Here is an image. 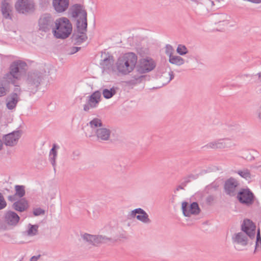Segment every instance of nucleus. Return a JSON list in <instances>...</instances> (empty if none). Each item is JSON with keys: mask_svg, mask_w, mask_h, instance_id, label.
Instances as JSON below:
<instances>
[{"mask_svg": "<svg viewBox=\"0 0 261 261\" xmlns=\"http://www.w3.org/2000/svg\"><path fill=\"white\" fill-rule=\"evenodd\" d=\"M72 16L78 18L76 22L77 32L73 34L72 39L75 44H80L87 39L86 32L87 27V12L81 5H75L71 10Z\"/></svg>", "mask_w": 261, "mask_h": 261, "instance_id": "1", "label": "nucleus"}, {"mask_svg": "<svg viewBox=\"0 0 261 261\" xmlns=\"http://www.w3.org/2000/svg\"><path fill=\"white\" fill-rule=\"evenodd\" d=\"M242 231L235 233L232 237V242L236 249L240 250V247H245L248 244V239L254 238L255 225L249 219H245L241 225Z\"/></svg>", "mask_w": 261, "mask_h": 261, "instance_id": "2", "label": "nucleus"}, {"mask_svg": "<svg viewBox=\"0 0 261 261\" xmlns=\"http://www.w3.org/2000/svg\"><path fill=\"white\" fill-rule=\"evenodd\" d=\"M137 60V56L133 53H126L119 57L116 63L118 71L123 75L129 74L134 70Z\"/></svg>", "mask_w": 261, "mask_h": 261, "instance_id": "3", "label": "nucleus"}, {"mask_svg": "<svg viewBox=\"0 0 261 261\" xmlns=\"http://www.w3.org/2000/svg\"><path fill=\"white\" fill-rule=\"evenodd\" d=\"M72 30V24L66 17H61L55 20L53 34L57 39H66L71 34Z\"/></svg>", "mask_w": 261, "mask_h": 261, "instance_id": "4", "label": "nucleus"}, {"mask_svg": "<svg viewBox=\"0 0 261 261\" xmlns=\"http://www.w3.org/2000/svg\"><path fill=\"white\" fill-rule=\"evenodd\" d=\"M45 75V71L44 69L35 70L29 72L26 80L28 90L33 94L35 93L44 80Z\"/></svg>", "mask_w": 261, "mask_h": 261, "instance_id": "5", "label": "nucleus"}, {"mask_svg": "<svg viewBox=\"0 0 261 261\" xmlns=\"http://www.w3.org/2000/svg\"><path fill=\"white\" fill-rule=\"evenodd\" d=\"M26 67L27 64L23 61H14L10 65L9 72L5 75L4 78L6 82L14 85L16 81L20 79Z\"/></svg>", "mask_w": 261, "mask_h": 261, "instance_id": "6", "label": "nucleus"}, {"mask_svg": "<svg viewBox=\"0 0 261 261\" xmlns=\"http://www.w3.org/2000/svg\"><path fill=\"white\" fill-rule=\"evenodd\" d=\"M81 237L85 243L93 246L109 242L114 243L122 238L121 236L113 234L110 237H107L102 235H92L86 233L82 234Z\"/></svg>", "mask_w": 261, "mask_h": 261, "instance_id": "7", "label": "nucleus"}, {"mask_svg": "<svg viewBox=\"0 0 261 261\" xmlns=\"http://www.w3.org/2000/svg\"><path fill=\"white\" fill-rule=\"evenodd\" d=\"M55 24V21L49 14H43L38 20V30L44 33L53 31Z\"/></svg>", "mask_w": 261, "mask_h": 261, "instance_id": "8", "label": "nucleus"}, {"mask_svg": "<svg viewBox=\"0 0 261 261\" xmlns=\"http://www.w3.org/2000/svg\"><path fill=\"white\" fill-rule=\"evenodd\" d=\"M16 11L20 14L28 15L35 10V5L32 0H18L15 3Z\"/></svg>", "mask_w": 261, "mask_h": 261, "instance_id": "9", "label": "nucleus"}, {"mask_svg": "<svg viewBox=\"0 0 261 261\" xmlns=\"http://www.w3.org/2000/svg\"><path fill=\"white\" fill-rule=\"evenodd\" d=\"M21 94L20 87L16 86L13 92L6 98V106L9 110H13L15 108L18 102L20 100Z\"/></svg>", "mask_w": 261, "mask_h": 261, "instance_id": "10", "label": "nucleus"}, {"mask_svg": "<svg viewBox=\"0 0 261 261\" xmlns=\"http://www.w3.org/2000/svg\"><path fill=\"white\" fill-rule=\"evenodd\" d=\"M254 195L249 189H242L237 194L239 202L247 206L251 205L254 202Z\"/></svg>", "mask_w": 261, "mask_h": 261, "instance_id": "11", "label": "nucleus"}, {"mask_svg": "<svg viewBox=\"0 0 261 261\" xmlns=\"http://www.w3.org/2000/svg\"><path fill=\"white\" fill-rule=\"evenodd\" d=\"M86 136L88 137L96 136L97 140L99 141H108L110 138L111 131L110 129L102 126L99 129L95 130V133L85 132Z\"/></svg>", "mask_w": 261, "mask_h": 261, "instance_id": "12", "label": "nucleus"}, {"mask_svg": "<svg viewBox=\"0 0 261 261\" xmlns=\"http://www.w3.org/2000/svg\"><path fill=\"white\" fill-rule=\"evenodd\" d=\"M239 184L234 178H230L227 179L224 185L225 192L227 195L230 196H234L239 191Z\"/></svg>", "mask_w": 261, "mask_h": 261, "instance_id": "13", "label": "nucleus"}, {"mask_svg": "<svg viewBox=\"0 0 261 261\" xmlns=\"http://www.w3.org/2000/svg\"><path fill=\"white\" fill-rule=\"evenodd\" d=\"M101 93L96 91L88 97L87 103L84 105L83 109L85 111L88 112L91 109L97 107L100 101Z\"/></svg>", "mask_w": 261, "mask_h": 261, "instance_id": "14", "label": "nucleus"}, {"mask_svg": "<svg viewBox=\"0 0 261 261\" xmlns=\"http://www.w3.org/2000/svg\"><path fill=\"white\" fill-rule=\"evenodd\" d=\"M182 211L186 217H190L192 215H197L200 213V208L197 202H194L188 205L187 202H182Z\"/></svg>", "mask_w": 261, "mask_h": 261, "instance_id": "15", "label": "nucleus"}, {"mask_svg": "<svg viewBox=\"0 0 261 261\" xmlns=\"http://www.w3.org/2000/svg\"><path fill=\"white\" fill-rule=\"evenodd\" d=\"M155 66L154 61L151 59H142L137 71L140 73H145L152 70Z\"/></svg>", "mask_w": 261, "mask_h": 261, "instance_id": "16", "label": "nucleus"}, {"mask_svg": "<svg viewBox=\"0 0 261 261\" xmlns=\"http://www.w3.org/2000/svg\"><path fill=\"white\" fill-rule=\"evenodd\" d=\"M20 130L14 131L4 137V143L6 145L13 146L15 145L21 136Z\"/></svg>", "mask_w": 261, "mask_h": 261, "instance_id": "17", "label": "nucleus"}, {"mask_svg": "<svg viewBox=\"0 0 261 261\" xmlns=\"http://www.w3.org/2000/svg\"><path fill=\"white\" fill-rule=\"evenodd\" d=\"M106 57L103 58L100 62V65L103 71L109 73L112 71L114 64V58L112 56L106 54Z\"/></svg>", "mask_w": 261, "mask_h": 261, "instance_id": "18", "label": "nucleus"}, {"mask_svg": "<svg viewBox=\"0 0 261 261\" xmlns=\"http://www.w3.org/2000/svg\"><path fill=\"white\" fill-rule=\"evenodd\" d=\"M4 218L5 222L11 226H16L20 220L18 215L11 211H9L5 213Z\"/></svg>", "mask_w": 261, "mask_h": 261, "instance_id": "19", "label": "nucleus"}, {"mask_svg": "<svg viewBox=\"0 0 261 261\" xmlns=\"http://www.w3.org/2000/svg\"><path fill=\"white\" fill-rule=\"evenodd\" d=\"M69 4V0H53V7L58 13L65 11L68 8Z\"/></svg>", "mask_w": 261, "mask_h": 261, "instance_id": "20", "label": "nucleus"}, {"mask_svg": "<svg viewBox=\"0 0 261 261\" xmlns=\"http://www.w3.org/2000/svg\"><path fill=\"white\" fill-rule=\"evenodd\" d=\"M1 11L5 18L10 19L12 18V7L8 0H3L1 4Z\"/></svg>", "mask_w": 261, "mask_h": 261, "instance_id": "21", "label": "nucleus"}, {"mask_svg": "<svg viewBox=\"0 0 261 261\" xmlns=\"http://www.w3.org/2000/svg\"><path fill=\"white\" fill-rule=\"evenodd\" d=\"M28 201L24 198H21L15 201L12 205V208L16 211L23 212L28 208Z\"/></svg>", "mask_w": 261, "mask_h": 261, "instance_id": "22", "label": "nucleus"}, {"mask_svg": "<svg viewBox=\"0 0 261 261\" xmlns=\"http://www.w3.org/2000/svg\"><path fill=\"white\" fill-rule=\"evenodd\" d=\"M87 126H89L92 130L91 132L89 131V130H87L86 132H88L89 133H95L96 129L102 127V126H103V124H102L101 119L97 118H94L91 121H90L87 124Z\"/></svg>", "mask_w": 261, "mask_h": 261, "instance_id": "23", "label": "nucleus"}, {"mask_svg": "<svg viewBox=\"0 0 261 261\" xmlns=\"http://www.w3.org/2000/svg\"><path fill=\"white\" fill-rule=\"evenodd\" d=\"M59 147L56 144H53V148L50 149L49 151V160L50 162L51 165L54 167V170H55V167L56 166V159L57 157V149H59Z\"/></svg>", "mask_w": 261, "mask_h": 261, "instance_id": "24", "label": "nucleus"}, {"mask_svg": "<svg viewBox=\"0 0 261 261\" xmlns=\"http://www.w3.org/2000/svg\"><path fill=\"white\" fill-rule=\"evenodd\" d=\"M136 218L144 224H150L151 222L148 214L141 208H140L139 214L137 215Z\"/></svg>", "mask_w": 261, "mask_h": 261, "instance_id": "25", "label": "nucleus"}, {"mask_svg": "<svg viewBox=\"0 0 261 261\" xmlns=\"http://www.w3.org/2000/svg\"><path fill=\"white\" fill-rule=\"evenodd\" d=\"M169 62L172 64L180 66L184 64L185 60L183 58L178 56H170Z\"/></svg>", "mask_w": 261, "mask_h": 261, "instance_id": "26", "label": "nucleus"}, {"mask_svg": "<svg viewBox=\"0 0 261 261\" xmlns=\"http://www.w3.org/2000/svg\"><path fill=\"white\" fill-rule=\"evenodd\" d=\"M15 194L20 199L23 197L25 194V186L22 185H15Z\"/></svg>", "mask_w": 261, "mask_h": 261, "instance_id": "27", "label": "nucleus"}, {"mask_svg": "<svg viewBox=\"0 0 261 261\" xmlns=\"http://www.w3.org/2000/svg\"><path fill=\"white\" fill-rule=\"evenodd\" d=\"M174 77V74L173 71H170L168 72H165L163 73L161 76L162 81L164 82L165 84L169 83Z\"/></svg>", "mask_w": 261, "mask_h": 261, "instance_id": "28", "label": "nucleus"}, {"mask_svg": "<svg viewBox=\"0 0 261 261\" xmlns=\"http://www.w3.org/2000/svg\"><path fill=\"white\" fill-rule=\"evenodd\" d=\"M115 89L113 87L110 89H105L102 90V94L103 97L106 99L111 98L116 94Z\"/></svg>", "mask_w": 261, "mask_h": 261, "instance_id": "29", "label": "nucleus"}, {"mask_svg": "<svg viewBox=\"0 0 261 261\" xmlns=\"http://www.w3.org/2000/svg\"><path fill=\"white\" fill-rule=\"evenodd\" d=\"M220 186L219 181L215 180L206 187V190L208 192H211L217 190Z\"/></svg>", "mask_w": 261, "mask_h": 261, "instance_id": "30", "label": "nucleus"}, {"mask_svg": "<svg viewBox=\"0 0 261 261\" xmlns=\"http://www.w3.org/2000/svg\"><path fill=\"white\" fill-rule=\"evenodd\" d=\"M228 139H218L215 140L217 149H223L227 147L228 146L225 141Z\"/></svg>", "mask_w": 261, "mask_h": 261, "instance_id": "31", "label": "nucleus"}, {"mask_svg": "<svg viewBox=\"0 0 261 261\" xmlns=\"http://www.w3.org/2000/svg\"><path fill=\"white\" fill-rule=\"evenodd\" d=\"M9 92V88L6 86V83L0 82V97L5 96Z\"/></svg>", "mask_w": 261, "mask_h": 261, "instance_id": "32", "label": "nucleus"}, {"mask_svg": "<svg viewBox=\"0 0 261 261\" xmlns=\"http://www.w3.org/2000/svg\"><path fill=\"white\" fill-rule=\"evenodd\" d=\"M237 173L242 177L245 178L246 179H249L251 178V174L250 171L247 169H243L242 170H239Z\"/></svg>", "mask_w": 261, "mask_h": 261, "instance_id": "33", "label": "nucleus"}, {"mask_svg": "<svg viewBox=\"0 0 261 261\" xmlns=\"http://www.w3.org/2000/svg\"><path fill=\"white\" fill-rule=\"evenodd\" d=\"M29 226L30 227L27 231L28 235L30 236H33L36 235L38 230V225H32L31 224H29Z\"/></svg>", "mask_w": 261, "mask_h": 261, "instance_id": "34", "label": "nucleus"}, {"mask_svg": "<svg viewBox=\"0 0 261 261\" xmlns=\"http://www.w3.org/2000/svg\"><path fill=\"white\" fill-rule=\"evenodd\" d=\"M176 50L178 54L182 56L186 55L188 53V49L187 47L185 45L181 44L178 45Z\"/></svg>", "mask_w": 261, "mask_h": 261, "instance_id": "35", "label": "nucleus"}, {"mask_svg": "<svg viewBox=\"0 0 261 261\" xmlns=\"http://www.w3.org/2000/svg\"><path fill=\"white\" fill-rule=\"evenodd\" d=\"M261 248V236L260 234L259 229L258 230L256 238V244H255V249H257L258 248Z\"/></svg>", "mask_w": 261, "mask_h": 261, "instance_id": "36", "label": "nucleus"}, {"mask_svg": "<svg viewBox=\"0 0 261 261\" xmlns=\"http://www.w3.org/2000/svg\"><path fill=\"white\" fill-rule=\"evenodd\" d=\"M7 206V202L1 193H0V210L4 209Z\"/></svg>", "mask_w": 261, "mask_h": 261, "instance_id": "37", "label": "nucleus"}, {"mask_svg": "<svg viewBox=\"0 0 261 261\" xmlns=\"http://www.w3.org/2000/svg\"><path fill=\"white\" fill-rule=\"evenodd\" d=\"M44 214H45L44 210H42V208H41L40 207L34 208L33 210V214L35 216L44 215Z\"/></svg>", "mask_w": 261, "mask_h": 261, "instance_id": "38", "label": "nucleus"}, {"mask_svg": "<svg viewBox=\"0 0 261 261\" xmlns=\"http://www.w3.org/2000/svg\"><path fill=\"white\" fill-rule=\"evenodd\" d=\"M144 78V75H140L137 77L134 76V79L132 80L131 81L134 84H138L140 83Z\"/></svg>", "mask_w": 261, "mask_h": 261, "instance_id": "39", "label": "nucleus"}, {"mask_svg": "<svg viewBox=\"0 0 261 261\" xmlns=\"http://www.w3.org/2000/svg\"><path fill=\"white\" fill-rule=\"evenodd\" d=\"M173 50V48L172 46L171 45L167 44L166 46V53L167 55L169 56V57L170 56H172V52Z\"/></svg>", "mask_w": 261, "mask_h": 261, "instance_id": "40", "label": "nucleus"}, {"mask_svg": "<svg viewBox=\"0 0 261 261\" xmlns=\"http://www.w3.org/2000/svg\"><path fill=\"white\" fill-rule=\"evenodd\" d=\"M205 147L207 148L217 149L215 141H212L207 144Z\"/></svg>", "mask_w": 261, "mask_h": 261, "instance_id": "41", "label": "nucleus"}, {"mask_svg": "<svg viewBox=\"0 0 261 261\" xmlns=\"http://www.w3.org/2000/svg\"><path fill=\"white\" fill-rule=\"evenodd\" d=\"M140 208H136L130 212V216L132 218H135L137 216V214H139Z\"/></svg>", "mask_w": 261, "mask_h": 261, "instance_id": "42", "label": "nucleus"}, {"mask_svg": "<svg viewBox=\"0 0 261 261\" xmlns=\"http://www.w3.org/2000/svg\"><path fill=\"white\" fill-rule=\"evenodd\" d=\"M80 49H81V47H72L70 49V52L69 54L71 55L77 52Z\"/></svg>", "mask_w": 261, "mask_h": 261, "instance_id": "43", "label": "nucleus"}, {"mask_svg": "<svg viewBox=\"0 0 261 261\" xmlns=\"http://www.w3.org/2000/svg\"><path fill=\"white\" fill-rule=\"evenodd\" d=\"M16 197H17V196L15 194H14L12 195H9L8 197V199L9 201H10L11 202H13V201L16 200Z\"/></svg>", "mask_w": 261, "mask_h": 261, "instance_id": "44", "label": "nucleus"}, {"mask_svg": "<svg viewBox=\"0 0 261 261\" xmlns=\"http://www.w3.org/2000/svg\"><path fill=\"white\" fill-rule=\"evenodd\" d=\"M40 255H38L37 256H33L31 258L30 261H37V260L40 258Z\"/></svg>", "mask_w": 261, "mask_h": 261, "instance_id": "45", "label": "nucleus"}, {"mask_svg": "<svg viewBox=\"0 0 261 261\" xmlns=\"http://www.w3.org/2000/svg\"><path fill=\"white\" fill-rule=\"evenodd\" d=\"M214 200V197L212 196H209L206 198V201L207 202H211Z\"/></svg>", "mask_w": 261, "mask_h": 261, "instance_id": "46", "label": "nucleus"}, {"mask_svg": "<svg viewBox=\"0 0 261 261\" xmlns=\"http://www.w3.org/2000/svg\"><path fill=\"white\" fill-rule=\"evenodd\" d=\"M260 167H261V165H253L251 166V167L252 168H254V169H258Z\"/></svg>", "mask_w": 261, "mask_h": 261, "instance_id": "47", "label": "nucleus"}, {"mask_svg": "<svg viewBox=\"0 0 261 261\" xmlns=\"http://www.w3.org/2000/svg\"><path fill=\"white\" fill-rule=\"evenodd\" d=\"M259 81L261 82V72L257 74Z\"/></svg>", "mask_w": 261, "mask_h": 261, "instance_id": "48", "label": "nucleus"}, {"mask_svg": "<svg viewBox=\"0 0 261 261\" xmlns=\"http://www.w3.org/2000/svg\"><path fill=\"white\" fill-rule=\"evenodd\" d=\"M181 189H183V187L181 186H178L176 188L177 191H178Z\"/></svg>", "mask_w": 261, "mask_h": 261, "instance_id": "49", "label": "nucleus"}, {"mask_svg": "<svg viewBox=\"0 0 261 261\" xmlns=\"http://www.w3.org/2000/svg\"><path fill=\"white\" fill-rule=\"evenodd\" d=\"M2 146H3V143L1 141V140H0V150L2 149Z\"/></svg>", "mask_w": 261, "mask_h": 261, "instance_id": "50", "label": "nucleus"}]
</instances>
